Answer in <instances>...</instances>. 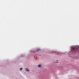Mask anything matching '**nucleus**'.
<instances>
[{"label": "nucleus", "instance_id": "1", "mask_svg": "<svg viewBox=\"0 0 79 79\" xmlns=\"http://www.w3.org/2000/svg\"><path fill=\"white\" fill-rule=\"evenodd\" d=\"M76 51V48H72V52H73V51Z\"/></svg>", "mask_w": 79, "mask_h": 79}, {"label": "nucleus", "instance_id": "2", "mask_svg": "<svg viewBox=\"0 0 79 79\" xmlns=\"http://www.w3.org/2000/svg\"><path fill=\"white\" fill-rule=\"evenodd\" d=\"M26 71H29V70L28 69H26Z\"/></svg>", "mask_w": 79, "mask_h": 79}, {"label": "nucleus", "instance_id": "3", "mask_svg": "<svg viewBox=\"0 0 79 79\" xmlns=\"http://www.w3.org/2000/svg\"><path fill=\"white\" fill-rule=\"evenodd\" d=\"M41 66V65H40V64H39L38 66V67H40Z\"/></svg>", "mask_w": 79, "mask_h": 79}, {"label": "nucleus", "instance_id": "4", "mask_svg": "<svg viewBox=\"0 0 79 79\" xmlns=\"http://www.w3.org/2000/svg\"><path fill=\"white\" fill-rule=\"evenodd\" d=\"M22 69H23V68H20V70L21 71V70H22Z\"/></svg>", "mask_w": 79, "mask_h": 79}, {"label": "nucleus", "instance_id": "5", "mask_svg": "<svg viewBox=\"0 0 79 79\" xmlns=\"http://www.w3.org/2000/svg\"><path fill=\"white\" fill-rule=\"evenodd\" d=\"M39 50H40V49L38 48L37 49V51H39Z\"/></svg>", "mask_w": 79, "mask_h": 79}, {"label": "nucleus", "instance_id": "6", "mask_svg": "<svg viewBox=\"0 0 79 79\" xmlns=\"http://www.w3.org/2000/svg\"><path fill=\"white\" fill-rule=\"evenodd\" d=\"M56 63H58V62H56Z\"/></svg>", "mask_w": 79, "mask_h": 79}, {"label": "nucleus", "instance_id": "7", "mask_svg": "<svg viewBox=\"0 0 79 79\" xmlns=\"http://www.w3.org/2000/svg\"><path fill=\"white\" fill-rule=\"evenodd\" d=\"M57 61H58V60H57Z\"/></svg>", "mask_w": 79, "mask_h": 79}]
</instances>
